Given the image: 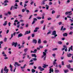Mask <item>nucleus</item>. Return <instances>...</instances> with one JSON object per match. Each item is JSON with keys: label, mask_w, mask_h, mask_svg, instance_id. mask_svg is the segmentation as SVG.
Returning <instances> with one entry per match:
<instances>
[{"label": "nucleus", "mask_w": 73, "mask_h": 73, "mask_svg": "<svg viewBox=\"0 0 73 73\" xmlns=\"http://www.w3.org/2000/svg\"><path fill=\"white\" fill-rule=\"evenodd\" d=\"M46 53L45 52H43V55L42 56V58H44V60H45V59H46Z\"/></svg>", "instance_id": "f257e3e1"}, {"label": "nucleus", "mask_w": 73, "mask_h": 73, "mask_svg": "<svg viewBox=\"0 0 73 73\" xmlns=\"http://www.w3.org/2000/svg\"><path fill=\"white\" fill-rule=\"evenodd\" d=\"M72 11H67L66 12L65 14L66 15H68L69 16H70V15H71L73 14V13H72Z\"/></svg>", "instance_id": "f03ea898"}, {"label": "nucleus", "mask_w": 73, "mask_h": 73, "mask_svg": "<svg viewBox=\"0 0 73 73\" xmlns=\"http://www.w3.org/2000/svg\"><path fill=\"white\" fill-rule=\"evenodd\" d=\"M52 35H55L54 36V37H57V35L56 34V31H54L52 32Z\"/></svg>", "instance_id": "7ed1b4c3"}, {"label": "nucleus", "mask_w": 73, "mask_h": 73, "mask_svg": "<svg viewBox=\"0 0 73 73\" xmlns=\"http://www.w3.org/2000/svg\"><path fill=\"white\" fill-rule=\"evenodd\" d=\"M57 61V60L55 59L54 61L53 62V64L54 65V66H55L56 67H57V63L55 62H56Z\"/></svg>", "instance_id": "20e7f679"}, {"label": "nucleus", "mask_w": 73, "mask_h": 73, "mask_svg": "<svg viewBox=\"0 0 73 73\" xmlns=\"http://www.w3.org/2000/svg\"><path fill=\"white\" fill-rule=\"evenodd\" d=\"M4 70L5 72H6V73H8V71H9V70L8 69H7V67L6 66L5 67V68L4 69Z\"/></svg>", "instance_id": "39448f33"}, {"label": "nucleus", "mask_w": 73, "mask_h": 73, "mask_svg": "<svg viewBox=\"0 0 73 73\" xmlns=\"http://www.w3.org/2000/svg\"><path fill=\"white\" fill-rule=\"evenodd\" d=\"M38 69L39 70H40V71H43V70H44V68H42L41 66L38 67Z\"/></svg>", "instance_id": "423d86ee"}, {"label": "nucleus", "mask_w": 73, "mask_h": 73, "mask_svg": "<svg viewBox=\"0 0 73 73\" xmlns=\"http://www.w3.org/2000/svg\"><path fill=\"white\" fill-rule=\"evenodd\" d=\"M17 42H13L12 43V45L13 46V45H14L15 47H16V46H17Z\"/></svg>", "instance_id": "0eeeda50"}, {"label": "nucleus", "mask_w": 73, "mask_h": 73, "mask_svg": "<svg viewBox=\"0 0 73 73\" xmlns=\"http://www.w3.org/2000/svg\"><path fill=\"white\" fill-rule=\"evenodd\" d=\"M16 65H17V66H20L21 65V64H19V63H18L17 62H15V64H14V66H15V67H16Z\"/></svg>", "instance_id": "6e6552de"}, {"label": "nucleus", "mask_w": 73, "mask_h": 73, "mask_svg": "<svg viewBox=\"0 0 73 73\" xmlns=\"http://www.w3.org/2000/svg\"><path fill=\"white\" fill-rule=\"evenodd\" d=\"M29 33H31V30H30L29 31H26L25 33V35H27V34H29Z\"/></svg>", "instance_id": "1a4fd4ad"}, {"label": "nucleus", "mask_w": 73, "mask_h": 73, "mask_svg": "<svg viewBox=\"0 0 73 73\" xmlns=\"http://www.w3.org/2000/svg\"><path fill=\"white\" fill-rule=\"evenodd\" d=\"M9 68H10V70L11 72H13V69H12L13 68V66H12V64H11L10 65Z\"/></svg>", "instance_id": "9d476101"}, {"label": "nucleus", "mask_w": 73, "mask_h": 73, "mask_svg": "<svg viewBox=\"0 0 73 73\" xmlns=\"http://www.w3.org/2000/svg\"><path fill=\"white\" fill-rule=\"evenodd\" d=\"M23 35V34L21 33H20L18 34V38H19V37H22Z\"/></svg>", "instance_id": "9b49d317"}, {"label": "nucleus", "mask_w": 73, "mask_h": 73, "mask_svg": "<svg viewBox=\"0 0 73 73\" xmlns=\"http://www.w3.org/2000/svg\"><path fill=\"white\" fill-rule=\"evenodd\" d=\"M2 54H3V56L4 57H7V55L5 54V52H4V51L2 53Z\"/></svg>", "instance_id": "f8f14e48"}, {"label": "nucleus", "mask_w": 73, "mask_h": 73, "mask_svg": "<svg viewBox=\"0 0 73 73\" xmlns=\"http://www.w3.org/2000/svg\"><path fill=\"white\" fill-rule=\"evenodd\" d=\"M33 43H35V44H36L37 43V40L36 39H33Z\"/></svg>", "instance_id": "ddd939ff"}, {"label": "nucleus", "mask_w": 73, "mask_h": 73, "mask_svg": "<svg viewBox=\"0 0 73 73\" xmlns=\"http://www.w3.org/2000/svg\"><path fill=\"white\" fill-rule=\"evenodd\" d=\"M52 72H53V69H52V68H50L49 70V73H52Z\"/></svg>", "instance_id": "4468645a"}, {"label": "nucleus", "mask_w": 73, "mask_h": 73, "mask_svg": "<svg viewBox=\"0 0 73 73\" xmlns=\"http://www.w3.org/2000/svg\"><path fill=\"white\" fill-rule=\"evenodd\" d=\"M57 68H55V72L56 73H58L60 72V70H56Z\"/></svg>", "instance_id": "2eb2a0df"}, {"label": "nucleus", "mask_w": 73, "mask_h": 73, "mask_svg": "<svg viewBox=\"0 0 73 73\" xmlns=\"http://www.w3.org/2000/svg\"><path fill=\"white\" fill-rule=\"evenodd\" d=\"M63 35L64 37H66L67 36H68V34L66 33H63Z\"/></svg>", "instance_id": "dca6fc26"}, {"label": "nucleus", "mask_w": 73, "mask_h": 73, "mask_svg": "<svg viewBox=\"0 0 73 73\" xmlns=\"http://www.w3.org/2000/svg\"><path fill=\"white\" fill-rule=\"evenodd\" d=\"M65 73H68V72H69V70L68 69H66L64 70Z\"/></svg>", "instance_id": "f3484780"}, {"label": "nucleus", "mask_w": 73, "mask_h": 73, "mask_svg": "<svg viewBox=\"0 0 73 73\" xmlns=\"http://www.w3.org/2000/svg\"><path fill=\"white\" fill-rule=\"evenodd\" d=\"M44 66H42L43 68H45L46 67V66H48V65H47L46 64H44Z\"/></svg>", "instance_id": "a211bd4d"}, {"label": "nucleus", "mask_w": 73, "mask_h": 73, "mask_svg": "<svg viewBox=\"0 0 73 73\" xmlns=\"http://www.w3.org/2000/svg\"><path fill=\"white\" fill-rule=\"evenodd\" d=\"M31 72L32 73H35V72H36V70H35L34 69H32L31 70Z\"/></svg>", "instance_id": "6ab92c4d"}, {"label": "nucleus", "mask_w": 73, "mask_h": 73, "mask_svg": "<svg viewBox=\"0 0 73 73\" xmlns=\"http://www.w3.org/2000/svg\"><path fill=\"white\" fill-rule=\"evenodd\" d=\"M72 55L71 54H68L67 55V56L68 57H70L71 56H72Z\"/></svg>", "instance_id": "aec40b11"}, {"label": "nucleus", "mask_w": 73, "mask_h": 73, "mask_svg": "<svg viewBox=\"0 0 73 73\" xmlns=\"http://www.w3.org/2000/svg\"><path fill=\"white\" fill-rule=\"evenodd\" d=\"M58 44L59 45H61L62 44V42H61L60 41H59L58 42Z\"/></svg>", "instance_id": "412c9836"}, {"label": "nucleus", "mask_w": 73, "mask_h": 73, "mask_svg": "<svg viewBox=\"0 0 73 73\" xmlns=\"http://www.w3.org/2000/svg\"><path fill=\"white\" fill-rule=\"evenodd\" d=\"M7 24V21H5L4 24H3V25L4 26H5Z\"/></svg>", "instance_id": "4be33fe9"}, {"label": "nucleus", "mask_w": 73, "mask_h": 73, "mask_svg": "<svg viewBox=\"0 0 73 73\" xmlns=\"http://www.w3.org/2000/svg\"><path fill=\"white\" fill-rule=\"evenodd\" d=\"M38 44H40L41 42V39H39L38 40Z\"/></svg>", "instance_id": "5701e85b"}, {"label": "nucleus", "mask_w": 73, "mask_h": 73, "mask_svg": "<svg viewBox=\"0 0 73 73\" xmlns=\"http://www.w3.org/2000/svg\"><path fill=\"white\" fill-rule=\"evenodd\" d=\"M44 22V20H42V21H40V23L41 24H42Z\"/></svg>", "instance_id": "b1692460"}, {"label": "nucleus", "mask_w": 73, "mask_h": 73, "mask_svg": "<svg viewBox=\"0 0 73 73\" xmlns=\"http://www.w3.org/2000/svg\"><path fill=\"white\" fill-rule=\"evenodd\" d=\"M45 7H46V9H49V6H48V5H46Z\"/></svg>", "instance_id": "393cba45"}, {"label": "nucleus", "mask_w": 73, "mask_h": 73, "mask_svg": "<svg viewBox=\"0 0 73 73\" xmlns=\"http://www.w3.org/2000/svg\"><path fill=\"white\" fill-rule=\"evenodd\" d=\"M27 58L29 59H31V57L29 56V55H27Z\"/></svg>", "instance_id": "a878e982"}, {"label": "nucleus", "mask_w": 73, "mask_h": 73, "mask_svg": "<svg viewBox=\"0 0 73 73\" xmlns=\"http://www.w3.org/2000/svg\"><path fill=\"white\" fill-rule=\"evenodd\" d=\"M28 50V48H26L24 49V51L25 52H27V50Z\"/></svg>", "instance_id": "bb28decb"}, {"label": "nucleus", "mask_w": 73, "mask_h": 73, "mask_svg": "<svg viewBox=\"0 0 73 73\" xmlns=\"http://www.w3.org/2000/svg\"><path fill=\"white\" fill-rule=\"evenodd\" d=\"M70 48L71 49V50L72 51L73 50V46H70V48Z\"/></svg>", "instance_id": "cd10ccee"}, {"label": "nucleus", "mask_w": 73, "mask_h": 73, "mask_svg": "<svg viewBox=\"0 0 73 73\" xmlns=\"http://www.w3.org/2000/svg\"><path fill=\"white\" fill-rule=\"evenodd\" d=\"M41 17H37L36 18L37 19H38V20H40V19H41Z\"/></svg>", "instance_id": "c85d7f7f"}, {"label": "nucleus", "mask_w": 73, "mask_h": 73, "mask_svg": "<svg viewBox=\"0 0 73 73\" xmlns=\"http://www.w3.org/2000/svg\"><path fill=\"white\" fill-rule=\"evenodd\" d=\"M57 50V48H54L52 49V50H53V51H54V50Z\"/></svg>", "instance_id": "c756f323"}, {"label": "nucleus", "mask_w": 73, "mask_h": 73, "mask_svg": "<svg viewBox=\"0 0 73 73\" xmlns=\"http://www.w3.org/2000/svg\"><path fill=\"white\" fill-rule=\"evenodd\" d=\"M4 3H9V1H8V0H5L4 2Z\"/></svg>", "instance_id": "7c9ffc66"}, {"label": "nucleus", "mask_w": 73, "mask_h": 73, "mask_svg": "<svg viewBox=\"0 0 73 73\" xmlns=\"http://www.w3.org/2000/svg\"><path fill=\"white\" fill-rule=\"evenodd\" d=\"M62 22H59L58 24L59 25H61V24H62Z\"/></svg>", "instance_id": "2f4dec72"}, {"label": "nucleus", "mask_w": 73, "mask_h": 73, "mask_svg": "<svg viewBox=\"0 0 73 73\" xmlns=\"http://www.w3.org/2000/svg\"><path fill=\"white\" fill-rule=\"evenodd\" d=\"M8 14H9V15H11V12L10 11H8Z\"/></svg>", "instance_id": "473e14b6"}, {"label": "nucleus", "mask_w": 73, "mask_h": 73, "mask_svg": "<svg viewBox=\"0 0 73 73\" xmlns=\"http://www.w3.org/2000/svg\"><path fill=\"white\" fill-rule=\"evenodd\" d=\"M27 55V53H24L23 55V56H25Z\"/></svg>", "instance_id": "72a5a7b5"}, {"label": "nucleus", "mask_w": 73, "mask_h": 73, "mask_svg": "<svg viewBox=\"0 0 73 73\" xmlns=\"http://www.w3.org/2000/svg\"><path fill=\"white\" fill-rule=\"evenodd\" d=\"M32 60H33L34 61H36L37 60V58H34L32 59Z\"/></svg>", "instance_id": "f704fd0d"}, {"label": "nucleus", "mask_w": 73, "mask_h": 73, "mask_svg": "<svg viewBox=\"0 0 73 73\" xmlns=\"http://www.w3.org/2000/svg\"><path fill=\"white\" fill-rule=\"evenodd\" d=\"M52 14H54V13H55V11H54V10H53L52 11Z\"/></svg>", "instance_id": "c9c22d12"}, {"label": "nucleus", "mask_w": 73, "mask_h": 73, "mask_svg": "<svg viewBox=\"0 0 73 73\" xmlns=\"http://www.w3.org/2000/svg\"><path fill=\"white\" fill-rule=\"evenodd\" d=\"M13 8H13V9H14V10L15 9H17V7L16 6H14L13 7Z\"/></svg>", "instance_id": "e433bc0d"}, {"label": "nucleus", "mask_w": 73, "mask_h": 73, "mask_svg": "<svg viewBox=\"0 0 73 73\" xmlns=\"http://www.w3.org/2000/svg\"><path fill=\"white\" fill-rule=\"evenodd\" d=\"M24 60H22L21 61H19V62L20 63L21 62H24Z\"/></svg>", "instance_id": "4c0bfd02"}, {"label": "nucleus", "mask_w": 73, "mask_h": 73, "mask_svg": "<svg viewBox=\"0 0 73 73\" xmlns=\"http://www.w3.org/2000/svg\"><path fill=\"white\" fill-rule=\"evenodd\" d=\"M25 44V41H24V40H23L22 45H24Z\"/></svg>", "instance_id": "58836bf2"}, {"label": "nucleus", "mask_w": 73, "mask_h": 73, "mask_svg": "<svg viewBox=\"0 0 73 73\" xmlns=\"http://www.w3.org/2000/svg\"><path fill=\"white\" fill-rule=\"evenodd\" d=\"M12 37H13V34H11V37L9 38V40H11Z\"/></svg>", "instance_id": "ea45409f"}, {"label": "nucleus", "mask_w": 73, "mask_h": 73, "mask_svg": "<svg viewBox=\"0 0 73 73\" xmlns=\"http://www.w3.org/2000/svg\"><path fill=\"white\" fill-rule=\"evenodd\" d=\"M63 48H65L66 49L67 48V47L66 46L64 45L63 46Z\"/></svg>", "instance_id": "a19ab883"}, {"label": "nucleus", "mask_w": 73, "mask_h": 73, "mask_svg": "<svg viewBox=\"0 0 73 73\" xmlns=\"http://www.w3.org/2000/svg\"><path fill=\"white\" fill-rule=\"evenodd\" d=\"M31 36L32 37H35V34H32Z\"/></svg>", "instance_id": "79ce46f5"}, {"label": "nucleus", "mask_w": 73, "mask_h": 73, "mask_svg": "<svg viewBox=\"0 0 73 73\" xmlns=\"http://www.w3.org/2000/svg\"><path fill=\"white\" fill-rule=\"evenodd\" d=\"M1 73H3V68H2Z\"/></svg>", "instance_id": "37998d69"}, {"label": "nucleus", "mask_w": 73, "mask_h": 73, "mask_svg": "<svg viewBox=\"0 0 73 73\" xmlns=\"http://www.w3.org/2000/svg\"><path fill=\"white\" fill-rule=\"evenodd\" d=\"M7 39L6 38H5L4 39V41H5V42H6L7 41Z\"/></svg>", "instance_id": "c03bdc74"}, {"label": "nucleus", "mask_w": 73, "mask_h": 73, "mask_svg": "<svg viewBox=\"0 0 73 73\" xmlns=\"http://www.w3.org/2000/svg\"><path fill=\"white\" fill-rule=\"evenodd\" d=\"M28 2H29L28 1H25V4H27V3H28Z\"/></svg>", "instance_id": "a18cd8bd"}, {"label": "nucleus", "mask_w": 73, "mask_h": 73, "mask_svg": "<svg viewBox=\"0 0 73 73\" xmlns=\"http://www.w3.org/2000/svg\"><path fill=\"white\" fill-rule=\"evenodd\" d=\"M42 4L43 5H44L45 4V2L43 1H42Z\"/></svg>", "instance_id": "49530a36"}, {"label": "nucleus", "mask_w": 73, "mask_h": 73, "mask_svg": "<svg viewBox=\"0 0 73 73\" xmlns=\"http://www.w3.org/2000/svg\"><path fill=\"white\" fill-rule=\"evenodd\" d=\"M62 65H64V62L63 61L62 62Z\"/></svg>", "instance_id": "de8ad7c7"}, {"label": "nucleus", "mask_w": 73, "mask_h": 73, "mask_svg": "<svg viewBox=\"0 0 73 73\" xmlns=\"http://www.w3.org/2000/svg\"><path fill=\"white\" fill-rule=\"evenodd\" d=\"M70 30H72L73 29V27H70Z\"/></svg>", "instance_id": "09e8293b"}, {"label": "nucleus", "mask_w": 73, "mask_h": 73, "mask_svg": "<svg viewBox=\"0 0 73 73\" xmlns=\"http://www.w3.org/2000/svg\"><path fill=\"white\" fill-rule=\"evenodd\" d=\"M34 21H37V19L36 18H34Z\"/></svg>", "instance_id": "8fccbe9b"}, {"label": "nucleus", "mask_w": 73, "mask_h": 73, "mask_svg": "<svg viewBox=\"0 0 73 73\" xmlns=\"http://www.w3.org/2000/svg\"><path fill=\"white\" fill-rule=\"evenodd\" d=\"M43 42H44V44H46V43H47V41H46V40H44V41H43Z\"/></svg>", "instance_id": "3c124183"}, {"label": "nucleus", "mask_w": 73, "mask_h": 73, "mask_svg": "<svg viewBox=\"0 0 73 73\" xmlns=\"http://www.w3.org/2000/svg\"><path fill=\"white\" fill-rule=\"evenodd\" d=\"M32 16H33V15H32L30 16L29 17V19H31V18H32Z\"/></svg>", "instance_id": "603ef678"}, {"label": "nucleus", "mask_w": 73, "mask_h": 73, "mask_svg": "<svg viewBox=\"0 0 73 73\" xmlns=\"http://www.w3.org/2000/svg\"><path fill=\"white\" fill-rule=\"evenodd\" d=\"M35 22H36V21L33 20V22L32 23V24H35Z\"/></svg>", "instance_id": "864d4df0"}, {"label": "nucleus", "mask_w": 73, "mask_h": 73, "mask_svg": "<svg viewBox=\"0 0 73 73\" xmlns=\"http://www.w3.org/2000/svg\"><path fill=\"white\" fill-rule=\"evenodd\" d=\"M47 20H52V18H48L47 19Z\"/></svg>", "instance_id": "5fc2aeb1"}, {"label": "nucleus", "mask_w": 73, "mask_h": 73, "mask_svg": "<svg viewBox=\"0 0 73 73\" xmlns=\"http://www.w3.org/2000/svg\"><path fill=\"white\" fill-rule=\"evenodd\" d=\"M72 34H73V32L72 31L71 32H70L69 33V35H72Z\"/></svg>", "instance_id": "6e6d98bb"}, {"label": "nucleus", "mask_w": 73, "mask_h": 73, "mask_svg": "<svg viewBox=\"0 0 73 73\" xmlns=\"http://www.w3.org/2000/svg\"><path fill=\"white\" fill-rule=\"evenodd\" d=\"M43 30H45V25H44V26L43 28Z\"/></svg>", "instance_id": "4d7b16f0"}, {"label": "nucleus", "mask_w": 73, "mask_h": 73, "mask_svg": "<svg viewBox=\"0 0 73 73\" xmlns=\"http://www.w3.org/2000/svg\"><path fill=\"white\" fill-rule=\"evenodd\" d=\"M69 20H70V22L71 23H72L73 22V20L72 19H70Z\"/></svg>", "instance_id": "13d9d810"}, {"label": "nucleus", "mask_w": 73, "mask_h": 73, "mask_svg": "<svg viewBox=\"0 0 73 73\" xmlns=\"http://www.w3.org/2000/svg\"><path fill=\"white\" fill-rule=\"evenodd\" d=\"M67 18H69V19H71V18H72V17H70V16H67Z\"/></svg>", "instance_id": "bf43d9fd"}, {"label": "nucleus", "mask_w": 73, "mask_h": 73, "mask_svg": "<svg viewBox=\"0 0 73 73\" xmlns=\"http://www.w3.org/2000/svg\"><path fill=\"white\" fill-rule=\"evenodd\" d=\"M35 29L36 30H38V29H39V28L38 27H36Z\"/></svg>", "instance_id": "052dcab7"}, {"label": "nucleus", "mask_w": 73, "mask_h": 73, "mask_svg": "<svg viewBox=\"0 0 73 73\" xmlns=\"http://www.w3.org/2000/svg\"><path fill=\"white\" fill-rule=\"evenodd\" d=\"M35 29L36 30H38V29H39V28L38 27H36Z\"/></svg>", "instance_id": "680f3d73"}, {"label": "nucleus", "mask_w": 73, "mask_h": 73, "mask_svg": "<svg viewBox=\"0 0 73 73\" xmlns=\"http://www.w3.org/2000/svg\"><path fill=\"white\" fill-rule=\"evenodd\" d=\"M22 12H25V9H22Z\"/></svg>", "instance_id": "e2e57ef3"}, {"label": "nucleus", "mask_w": 73, "mask_h": 73, "mask_svg": "<svg viewBox=\"0 0 73 73\" xmlns=\"http://www.w3.org/2000/svg\"><path fill=\"white\" fill-rule=\"evenodd\" d=\"M20 22H21L22 23H23V22H24V20L21 19L20 20Z\"/></svg>", "instance_id": "0e129e2a"}, {"label": "nucleus", "mask_w": 73, "mask_h": 73, "mask_svg": "<svg viewBox=\"0 0 73 73\" xmlns=\"http://www.w3.org/2000/svg\"><path fill=\"white\" fill-rule=\"evenodd\" d=\"M68 61L69 62H70L71 63H72V62H73V60H69Z\"/></svg>", "instance_id": "69168bd1"}, {"label": "nucleus", "mask_w": 73, "mask_h": 73, "mask_svg": "<svg viewBox=\"0 0 73 73\" xmlns=\"http://www.w3.org/2000/svg\"><path fill=\"white\" fill-rule=\"evenodd\" d=\"M67 67L68 68H70V66L69 65H67Z\"/></svg>", "instance_id": "338daca9"}, {"label": "nucleus", "mask_w": 73, "mask_h": 73, "mask_svg": "<svg viewBox=\"0 0 73 73\" xmlns=\"http://www.w3.org/2000/svg\"><path fill=\"white\" fill-rule=\"evenodd\" d=\"M24 7H27V4H24Z\"/></svg>", "instance_id": "774afa93"}]
</instances>
